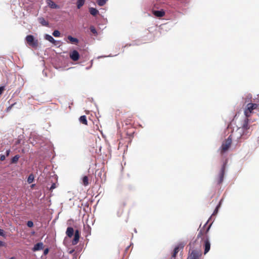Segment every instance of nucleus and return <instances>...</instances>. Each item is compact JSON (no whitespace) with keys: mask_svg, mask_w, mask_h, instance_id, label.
I'll list each match as a JSON object with an SVG mask.
<instances>
[{"mask_svg":"<svg viewBox=\"0 0 259 259\" xmlns=\"http://www.w3.org/2000/svg\"><path fill=\"white\" fill-rule=\"evenodd\" d=\"M207 223L204 225L202 228L200 229L197 236V239L201 238L202 240H204V254H206L209 251L210 248V243L207 235L210 226H209L206 229H205V227Z\"/></svg>","mask_w":259,"mask_h":259,"instance_id":"nucleus-1","label":"nucleus"},{"mask_svg":"<svg viewBox=\"0 0 259 259\" xmlns=\"http://www.w3.org/2000/svg\"><path fill=\"white\" fill-rule=\"evenodd\" d=\"M259 107V105L255 103H248L244 109L245 117L250 118L252 114L255 113Z\"/></svg>","mask_w":259,"mask_h":259,"instance_id":"nucleus-2","label":"nucleus"},{"mask_svg":"<svg viewBox=\"0 0 259 259\" xmlns=\"http://www.w3.org/2000/svg\"><path fill=\"white\" fill-rule=\"evenodd\" d=\"M232 140L231 136H230L225 141L223 142L220 148V152L221 154H223L229 150L232 144Z\"/></svg>","mask_w":259,"mask_h":259,"instance_id":"nucleus-3","label":"nucleus"},{"mask_svg":"<svg viewBox=\"0 0 259 259\" xmlns=\"http://www.w3.org/2000/svg\"><path fill=\"white\" fill-rule=\"evenodd\" d=\"M201 255L202 252L201 249H193L191 252H189L187 259H200Z\"/></svg>","mask_w":259,"mask_h":259,"instance_id":"nucleus-4","label":"nucleus"},{"mask_svg":"<svg viewBox=\"0 0 259 259\" xmlns=\"http://www.w3.org/2000/svg\"><path fill=\"white\" fill-rule=\"evenodd\" d=\"M251 121V119L245 117V119L243 121L241 127L239 128L243 131V134L247 133V131L249 130L250 126L249 124Z\"/></svg>","mask_w":259,"mask_h":259,"instance_id":"nucleus-5","label":"nucleus"},{"mask_svg":"<svg viewBox=\"0 0 259 259\" xmlns=\"http://www.w3.org/2000/svg\"><path fill=\"white\" fill-rule=\"evenodd\" d=\"M225 170V165L224 164L220 170L218 177L215 179V183L217 185H220L223 182Z\"/></svg>","mask_w":259,"mask_h":259,"instance_id":"nucleus-6","label":"nucleus"},{"mask_svg":"<svg viewBox=\"0 0 259 259\" xmlns=\"http://www.w3.org/2000/svg\"><path fill=\"white\" fill-rule=\"evenodd\" d=\"M27 43L32 47H36L38 45L37 40H34V36L32 35H28L26 37Z\"/></svg>","mask_w":259,"mask_h":259,"instance_id":"nucleus-7","label":"nucleus"},{"mask_svg":"<svg viewBox=\"0 0 259 259\" xmlns=\"http://www.w3.org/2000/svg\"><path fill=\"white\" fill-rule=\"evenodd\" d=\"M69 57L72 60L77 61L79 60L80 56L76 50H73L70 52Z\"/></svg>","mask_w":259,"mask_h":259,"instance_id":"nucleus-8","label":"nucleus"},{"mask_svg":"<svg viewBox=\"0 0 259 259\" xmlns=\"http://www.w3.org/2000/svg\"><path fill=\"white\" fill-rule=\"evenodd\" d=\"M184 247V245L183 243H180L174 248V252L172 254V256L171 258H176V256L177 253L181 249H183Z\"/></svg>","mask_w":259,"mask_h":259,"instance_id":"nucleus-9","label":"nucleus"},{"mask_svg":"<svg viewBox=\"0 0 259 259\" xmlns=\"http://www.w3.org/2000/svg\"><path fill=\"white\" fill-rule=\"evenodd\" d=\"M80 237L79 231L78 230L75 231L74 237L72 241V244L73 245H76L79 241V239Z\"/></svg>","mask_w":259,"mask_h":259,"instance_id":"nucleus-10","label":"nucleus"},{"mask_svg":"<svg viewBox=\"0 0 259 259\" xmlns=\"http://www.w3.org/2000/svg\"><path fill=\"white\" fill-rule=\"evenodd\" d=\"M43 245L44 244L42 242L37 243L34 245L32 250L33 251H36L41 250L43 248Z\"/></svg>","mask_w":259,"mask_h":259,"instance_id":"nucleus-11","label":"nucleus"},{"mask_svg":"<svg viewBox=\"0 0 259 259\" xmlns=\"http://www.w3.org/2000/svg\"><path fill=\"white\" fill-rule=\"evenodd\" d=\"M48 5L52 9H59V6L56 5L53 1L51 0H48L47 1Z\"/></svg>","mask_w":259,"mask_h":259,"instance_id":"nucleus-12","label":"nucleus"},{"mask_svg":"<svg viewBox=\"0 0 259 259\" xmlns=\"http://www.w3.org/2000/svg\"><path fill=\"white\" fill-rule=\"evenodd\" d=\"M153 13L157 17H162L165 14V12L163 10L154 11Z\"/></svg>","mask_w":259,"mask_h":259,"instance_id":"nucleus-13","label":"nucleus"},{"mask_svg":"<svg viewBox=\"0 0 259 259\" xmlns=\"http://www.w3.org/2000/svg\"><path fill=\"white\" fill-rule=\"evenodd\" d=\"M66 235L69 238H71L74 233V230L72 227H68L66 232Z\"/></svg>","mask_w":259,"mask_h":259,"instance_id":"nucleus-14","label":"nucleus"},{"mask_svg":"<svg viewBox=\"0 0 259 259\" xmlns=\"http://www.w3.org/2000/svg\"><path fill=\"white\" fill-rule=\"evenodd\" d=\"M67 39L73 44H77L78 42V39L76 38L73 37L71 35H68L67 36Z\"/></svg>","mask_w":259,"mask_h":259,"instance_id":"nucleus-15","label":"nucleus"},{"mask_svg":"<svg viewBox=\"0 0 259 259\" xmlns=\"http://www.w3.org/2000/svg\"><path fill=\"white\" fill-rule=\"evenodd\" d=\"M38 20L39 23L42 25L45 26H49V22L47 21L45 18L43 17H40L38 18Z\"/></svg>","mask_w":259,"mask_h":259,"instance_id":"nucleus-16","label":"nucleus"},{"mask_svg":"<svg viewBox=\"0 0 259 259\" xmlns=\"http://www.w3.org/2000/svg\"><path fill=\"white\" fill-rule=\"evenodd\" d=\"M89 12L90 14L94 16H96L99 13V11L94 8H89Z\"/></svg>","mask_w":259,"mask_h":259,"instance_id":"nucleus-17","label":"nucleus"},{"mask_svg":"<svg viewBox=\"0 0 259 259\" xmlns=\"http://www.w3.org/2000/svg\"><path fill=\"white\" fill-rule=\"evenodd\" d=\"M80 122L81 123L87 125L88 124V121L87 119V117L85 115L81 116L79 119Z\"/></svg>","mask_w":259,"mask_h":259,"instance_id":"nucleus-18","label":"nucleus"},{"mask_svg":"<svg viewBox=\"0 0 259 259\" xmlns=\"http://www.w3.org/2000/svg\"><path fill=\"white\" fill-rule=\"evenodd\" d=\"M45 38L48 40V41H49L50 42L55 44V42H56V40L54 39V38L51 36L50 35H49V34H46L45 35Z\"/></svg>","mask_w":259,"mask_h":259,"instance_id":"nucleus-19","label":"nucleus"},{"mask_svg":"<svg viewBox=\"0 0 259 259\" xmlns=\"http://www.w3.org/2000/svg\"><path fill=\"white\" fill-rule=\"evenodd\" d=\"M85 3V0H77L76 4L78 9H80L83 6Z\"/></svg>","mask_w":259,"mask_h":259,"instance_id":"nucleus-20","label":"nucleus"},{"mask_svg":"<svg viewBox=\"0 0 259 259\" xmlns=\"http://www.w3.org/2000/svg\"><path fill=\"white\" fill-rule=\"evenodd\" d=\"M82 184L84 186L89 185V178L88 176H84L82 178Z\"/></svg>","mask_w":259,"mask_h":259,"instance_id":"nucleus-21","label":"nucleus"},{"mask_svg":"<svg viewBox=\"0 0 259 259\" xmlns=\"http://www.w3.org/2000/svg\"><path fill=\"white\" fill-rule=\"evenodd\" d=\"M108 0H96V2L99 6H103Z\"/></svg>","mask_w":259,"mask_h":259,"instance_id":"nucleus-22","label":"nucleus"},{"mask_svg":"<svg viewBox=\"0 0 259 259\" xmlns=\"http://www.w3.org/2000/svg\"><path fill=\"white\" fill-rule=\"evenodd\" d=\"M20 158V156L19 155H16L14 157H13L11 159V163H16L19 159Z\"/></svg>","mask_w":259,"mask_h":259,"instance_id":"nucleus-23","label":"nucleus"},{"mask_svg":"<svg viewBox=\"0 0 259 259\" xmlns=\"http://www.w3.org/2000/svg\"><path fill=\"white\" fill-rule=\"evenodd\" d=\"M34 180V177L32 175H30L29 176L28 178V179H27V182L29 184H31L33 182Z\"/></svg>","mask_w":259,"mask_h":259,"instance_id":"nucleus-24","label":"nucleus"},{"mask_svg":"<svg viewBox=\"0 0 259 259\" xmlns=\"http://www.w3.org/2000/svg\"><path fill=\"white\" fill-rule=\"evenodd\" d=\"M90 29L91 31L93 34H94L95 35H97V31L94 26H90Z\"/></svg>","mask_w":259,"mask_h":259,"instance_id":"nucleus-25","label":"nucleus"},{"mask_svg":"<svg viewBox=\"0 0 259 259\" xmlns=\"http://www.w3.org/2000/svg\"><path fill=\"white\" fill-rule=\"evenodd\" d=\"M53 35L55 36V37H59L60 36V32L59 31L57 30H55L54 31V32H53Z\"/></svg>","mask_w":259,"mask_h":259,"instance_id":"nucleus-26","label":"nucleus"},{"mask_svg":"<svg viewBox=\"0 0 259 259\" xmlns=\"http://www.w3.org/2000/svg\"><path fill=\"white\" fill-rule=\"evenodd\" d=\"M27 225L28 227L31 228L33 226V223L31 221H29L27 223Z\"/></svg>","mask_w":259,"mask_h":259,"instance_id":"nucleus-27","label":"nucleus"},{"mask_svg":"<svg viewBox=\"0 0 259 259\" xmlns=\"http://www.w3.org/2000/svg\"><path fill=\"white\" fill-rule=\"evenodd\" d=\"M0 236L6 237V234L3 229H0Z\"/></svg>","mask_w":259,"mask_h":259,"instance_id":"nucleus-28","label":"nucleus"},{"mask_svg":"<svg viewBox=\"0 0 259 259\" xmlns=\"http://www.w3.org/2000/svg\"><path fill=\"white\" fill-rule=\"evenodd\" d=\"M56 188V185L55 183H53L52 184V186H51L50 189V190L52 191L53 189Z\"/></svg>","mask_w":259,"mask_h":259,"instance_id":"nucleus-29","label":"nucleus"},{"mask_svg":"<svg viewBox=\"0 0 259 259\" xmlns=\"http://www.w3.org/2000/svg\"><path fill=\"white\" fill-rule=\"evenodd\" d=\"M6 243L4 242L0 241V247L5 246Z\"/></svg>","mask_w":259,"mask_h":259,"instance_id":"nucleus-30","label":"nucleus"},{"mask_svg":"<svg viewBox=\"0 0 259 259\" xmlns=\"http://www.w3.org/2000/svg\"><path fill=\"white\" fill-rule=\"evenodd\" d=\"M49 251V249H48V248H46V249H45L44 250V254L45 255H47V254L48 253Z\"/></svg>","mask_w":259,"mask_h":259,"instance_id":"nucleus-31","label":"nucleus"},{"mask_svg":"<svg viewBox=\"0 0 259 259\" xmlns=\"http://www.w3.org/2000/svg\"><path fill=\"white\" fill-rule=\"evenodd\" d=\"M5 158H6V157L4 155H1L0 157V159L1 161H4L5 159Z\"/></svg>","mask_w":259,"mask_h":259,"instance_id":"nucleus-32","label":"nucleus"},{"mask_svg":"<svg viewBox=\"0 0 259 259\" xmlns=\"http://www.w3.org/2000/svg\"><path fill=\"white\" fill-rule=\"evenodd\" d=\"M4 90V87H0V95H1L3 93Z\"/></svg>","mask_w":259,"mask_h":259,"instance_id":"nucleus-33","label":"nucleus"},{"mask_svg":"<svg viewBox=\"0 0 259 259\" xmlns=\"http://www.w3.org/2000/svg\"><path fill=\"white\" fill-rule=\"evenodd\" d=\"M10 152V150H7V151H6L7 156H8L9 155Z\"/></svg>","mask_w":259,"mask_h":259,"instance_id":"nucleus-34","label":"nucleus"},{"mask_svg":"<svg viewBox=\"0 0 259 259\" xmlns=\"http://www.w3.org/2000/svg\"><path fill=\"white\" fill-rule=\"evenodd\" d=\"M218 207H217L215 208V210H214V213H217V211H218Z\"/></svg>","mask_w":259,"mask_h":259,"instance_id":"nucleus-35","label":"nucleus"},{"mask_svg":"<svg viewBox=\"0 0 259 259\" xmlns=\"http://www.w3.org/2000/svg\"><path fill=\"white\" fill-rule=\"evenodd\" d=\"M10 259H15V257L13 256V257H10Z\"/></svg>","mask_w":259,"mask_h":259,"instance_id":"nucleus-36","label":"nucleus"},{"mask_svg":"<svg viewBox=\"0 0 259 259\" xmlns=\"http://www.w3.org/2000/svg\"><path fill=\"white\" fill-rule=\"evenodd\" d=\"M122 212V210L121 211V213H120V214H118V217H120V216L121 215V214Z\"/></svg>","mask_w":259,"mask_h":259,"instance_id":"nucleus-37","label":"nucleus"},{"mask_svg":"<svg viewBox=\"0 0 259 259\" xmlns=\"http://www.w3.org/2000/svg\"><path fill=\"white\" fill-rule=\"evenodd\" d=\"M170 259H176V258H170Z\"/></svg>","mask_w":259,"mask_h":259,"instance_id":"nucleus-38","label":"nucleus"}]
</instances>
